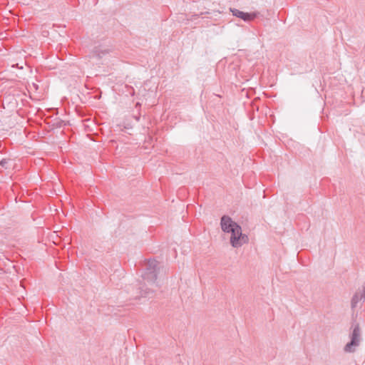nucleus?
<instances>
[{
	"label": "nucleus",
	"instance_id": "nucleus-1",
	"mask_svg": "<svg viewBox=\"0 0 365 365\" xmlns=\"http://www.w3.org/2000/svg\"><path fill=\"white\" fill-rule=\"evenodd\" d=\"M223 232L230 233V244L233 247L238 248L249 241L248 236L242 232L241 227L227 215H223L220 220Z\"/></svg>",
	"mask_w": 365,
	"mask_h": 365
},
{
	"label": "nucleus",
	"instance_id": "nucleus-2",
	"mask_svg": "<svg viewBox=\"0 0 365 365\" xmlns=\"http://www.w3.org/2000/svg\"><path fill=\"white\" fill-rule=\"evenodd\" d=\"M144 272L142 274L144 284L153 287L155 285V281L158 276V262L155 259H149L145 263ZM141 297H150L153 293L151 287H148L145 284L139 287Z\"/></svg>",
	"mask_w": 365,
	"mask_h": 365
},
{
	"label": "nucleus",
	"instance_id": "nucleus-3",
	"mask_svg": "<svg viewBox=\"0 0 365 365\" xmlns=\"http://www.w3.org/2000/svg\"><path fill=\"white\" fill-rule=\"evenodd\" d=\"M361 340V329L359 324H356L353 328L352 332L350 334V341L348 342L344 347V351L346 353H354L356 351V348L359 346Z\"/></svg>",
	"mask_w": 365,
	"mask_h": 365
},
{
	"label": "nucleus",
	"instance_id": "nucleus-4",
	"mask_svg": "<svg viewBox=\"0 0 365 365\" xmlns=\"http://www.w3.org/2000/svg\"><path fill=\"white\" fill-rule=\"evenodd\" d=\"M230 10L233 16H237L244 20L245 21H250L253 20L255 18H256L257 16V13H245L237 9L230 8Z\"/></svg>",
	"mask_w": 365,
	"mask_h": 365
},
{
	"label": "nucleus",
	"instance_id": "nucleus-5",
	"mask_svg": "<svg viewBox=\"0 0 365 365\" xmlns=\"http://www.w3.org/2000/svg\"><path fill=\"white\" fill-rule=\"evenodd\" d=\"M110 51V49L108 48H106L102 46H96L93 48L91 53V57L100 59L105 55L108 54Z\"/></svg>",
	"mask_w": 365,
	"mask_h": 365
},
{
	"label": "nucleus",
	"instance_id": "nucleus-6",
	"mask_svg": "<svg viewBox=\"0 0 365 365\" xmlns=\"http://www.w3.org/2000/svg\"><path fill=\"white\" fill-rule=\"evenodd\" d=\"M361 299H361V294H359V292H356L351 299V308L354 309L356 307L358 302Z\"/></svg>",
	"mask_w": 365,
	"mask_h": 365
},
{
	"label": "nucleus",
	"instance_id": "nucleus-7",
	"mask_svg": "<svg viewBox=\"0 0 365 365\" xmlns=\"http://www.w3.org/2000/svg\"><path fill=\"white\" fill-rule=\"evenodd\" d=\"M10 162V160L8 159H2L0 161V165L3 168H8V164Z\"/></svg>",
	"mask_w": 365,
	"mask_h": 365
}]
</instances>
